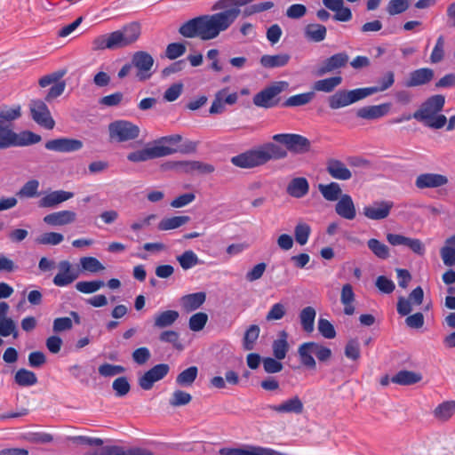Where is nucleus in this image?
<instances>
[{"label":"nucleus","mask_w":455,"mask_h":455,"mask_svg":"<svg viewBox=\"0 0 455 455\" xmlns=\"http://www.w3.org/2000/svg\"><path fill=\"white\" fill-rule=\"evenodd\" d=\"M273 140L283 144L286 148L274 142H267L233 156L231 163L240 168L251 169L264 165L269 161L284 159L288 151L303 154L310 149V141L299 134L278 133L273 136Z\"/></svg>","instance_id":"1"},{"label":"nucleus","mask_w":455,"mask_h":455,"mask_svg":"<svg viewBox=\"0 0 455 455\" xmlns=\"http://www.w3.org/2000/svg\"><path fill=\"white\" fill-rule=\"evenodd\" d=\"M235 13L228 11L212 15H201L185 21L179 28H228L234 22Z\"/></svg>","instance_id":"2"},{"label":"nucleus","mask_w":455,"mask_h":455,"mask_svg":"<svg viewBox=\"0 0 455 455\" xmlns=\"http://www.w3.org/2000/svg\"><path fill=\"white\" fill-rule=\"evenodd\" d=\"M140 36L139 30H115L110 34L100 36L93 41L95 50L124 48L136 42Z\"/></svg>","instance_id":"3"},{"label":"nucleus","mask_w":455,"mask_h":455,"mask_svg":"<svg viewBox=\"0 0 455 455\" xmlns=\"http://www.w3.org/2000/svg\"><path fill=\"white\" fill-rule=\"evenodd\" d=\"M109 137L116 142H125L137 139L140 129L127 120H116L108 125Z\"/></svg>","instance_id":"4"},{"label":"nucleus","mask_w":455,"mask_h":455,"mask_svg":"<svg viewBox=\"0 0 455 455\" xmlns=\"http://www.w3.org/2000/svg\"><path fill=\"white\" fill-rule=\"evenodd\" d=\"M288 87V83L284 81L275 82L271 85L264 88L253 97V104L259 108H270L278 104L275 97Z\"/></svg>","instance_id":"5"},{"label":"nucleus","mask_w":455,"mask_h":455,"mask_svg":"<svg viewBox=\"0 0 455 455\" xmlns=\"http://www.w3.org/2000/svg\"><path fill=\"white\" fill-rule=\"evenodd\" d=\"M176 152L177 150L175 148L163 145H155L150 148L129 153L127 159L132 163L146 162L150 159L170 156Z\"/></svg>","instance_id":"6"},{"label":"nucleus","mask_w":455,"mask_h":455,"mask_svg":"<svg viewBox=\"0 0 455 455\" xmlns=\"http://www.w3.org/2000/svg\"><path fill=\"white\" fill-rule=\"evenodd\" d=\"M29 109L32 119L40 126L52 130L55 126V121L44 101L33 100L30 101Z\"/></svg>","instance_id":"7"},{"label":"nucleus","mask_w":455,"mask_h":455,"mask_svg":"<svg viewBox=\"0 0 455 455\" xmlns=\"http://www.w3.org/2000/svg\"><path fill=\"white\" fill-rule=\"evenodd\" d=\"M132 63L137 69L136 76L140 81H145L151 77L154 66L153 57L147 52H136L132 58Z\"/></svg>","instance_id":"8"},{"label":"nucleus","mask_w":455,"mask_h":455,"mask_svg":"<svg viewBox=\"0 0 455 455\" xmlns=\"http://www.w3.org/2000/svg\"><path fill=\"white\" fill-rule=\"evenodd\" d=\"M170 366L167 363H159L147 371L139 378V386L143 390H150L154 384L163 379L169 372Z\"/></svg>","instance_id":"9"},{"label":"nucleus","mask_w":455,"mask_h":455,"mask_svg":"<svg viewBox=\"0 0 455 455\" xmlns=\"http://www.w3.org/2000/svg\"><path fill=\"white\" fill-rule=\"evenodd\" d=\"M449 182L448 177L435 172H424L416 177L415 187L418 189L439 188L446 186Z\"/></svg>","instance_id":"10"},{"label":"nucleus","mask_w":455,"mask_h":455,"mask_svg":"<svg viewBox=\"0 0 455 455\" xmlns=\"http://www.w3.org/2000/svg\"><path fill=\"white\" fill-rule=\"evenodd\" d=\"M59 272L53 277L52 283L58 287H65L76 281L79 272L72 267L68 260H61L58 264Z\"/></svg>","instance_id":"11"},{"label":"nucleus","mask_w":455,"mask_h":455,"mask_svg":"<svg viewBox=\"0 0 455 455\" xmlns=\"http://www.w3.org/2000/svg\"><path fill=\"white\" fill-rule=\"evenodd\" d=\"M84 144L82 140L71 138H59L48 140L44 147L46 149L60 152V153H70L80 150Z\"/></svg>","instance_id":"12"},{"label":"nucleus","mask_w":455,"mask_h":455,"mask_svg":"<svg viewBox=\"0 0 455 455\" xmlns=\"http://www.w3.org/2000/svg\"><path fill=\"white\" fill-rule=\"evenodd\" d=\"M220 455H284L274 449L261 446L247 445L244 448H221Z\"/></svg>","instance_id":"13"},{"label":"nucleus","mask_w":455,"mask_h":455,"mask_svg":"<svg viewBox=\"0 0 455 455\" xmlns=\"http://www.w3.org/2000/svg\"><path fill=\"white\" fill-rule=\"evenodd\" d=\"M393 206L394 203L391 201H375L363 208V214L372 220H384L389 215Z\"/></svg>","instance_id":"14"},{"label":"nucleus","mask_w":455,"mask_h":455,"mask_svg":"<svg viewBox=\"0 0 455 455\" xmlns=\"http://www.w3.org/2000/svg\"><path fill=\"white\" fill-rule=\"evenodd\" d=\"M435 72L429 68H421L411 71L405 81L406 87H417L428 84L433 80Z\"/></svg>","instance_id":"15"},{"label":"nucleus","mask_w":455,"mask_h":455,"mask_svg":"<svg viewBox=\"0 0 455 455\" xmlns=\"http://www.w3.org/2000/svg\"><path fill=\"white\" fill-rule=\"evenodd\" d=\"M84 455H153V453L146 449L133 448L124 451L120 446L107 445L93 452L85 453Z\"/></svg>","instance_id":"16"},{"label":"nucleus","mask_w":455,"mask_h":455,"mask_svg":"<svg viewBox=\"0 0 455 455\" xmlns=\"http://www.w3.org/2000/svg\"><path fill=\"white\" fill-rule=\"evenodd\" d=\"M390 103L366 106L357 109L356 116L365 120L379 119L387 115L390 111Z\"/></svg>","instance_id":"17"},{"label":"nucleus","mask_w":455,"mask_h":455,"mask_svg":"<svg viewBox=\"0 0 455 455\" xmlns=\"http://www.w3.org/2000/svg\"><path fill=\"white\" fill-rule=\"evenodd\" d=\"M268 408L280 414L294 413L301 414L304 410V404L299 396H293L281 403L280 404L269 405Z\"/></svg>","instance_id":"18"},{"label":"nucleus","mask_w":455,"mask_h":455,"mask_svg":"<svg viewBox=\"0 0 455 455\" xmlns=\"http://www.w3.org/2000/svg\"><path fill=\"white\" fill-rule=\"evenodd\" d=\"M74 196V193L64 191V190H56L52 191L44 196H43L39 202L38 206L41 208H53Z\"/></svg>","instance_id":"19"},{"label":"nucleus","mask_w":455,"mask_h":455,"mask_svg":"<svg viewBox=\"0 0 455 455\" xmlns=\"http://www.w3.org/2000/svg\"><path fill=\"white\" fill-rule=\"evenodd\" d=\"M75 212L64 210L47 214L44 217V222L49 226H64L75 221Z\"/></svg>","instance_id":"20"},{"label":"nucleus","mask_w":455,"mask_h":455,"mask_svg":"<svg viewBox=\"0 0 455 455\" xmlns=\"http://www.w3.org/2000/svg\"><path fill=\"white\" fill-rule=\"evenodd\" d=\"M205 292L199 291L182 296L180 303L186 312H192L198 309L205 302Z\"/></svg>","instance_id":"21"},{"label":"nucleus","mask_w":455,"mask_h":455,"mask_svg":"<svg viewBox=\"0 0 455 455\" xmlns=\"http://www.w3.org/2000/svg\"><path fill=\"white\" fill-rule=\"evenodd\" d=\"M422 379V375L408 370H402L391 377V382L401 385L410 386L419 382Z\"/></svg>","instance_id":"22"},{"label":"nucleus","mask_w":455,"mask_h":455,"mask_svg":"<svg viewBox=\"0 0 455 455\" xmlns=\"http://www.w3.org/2000/svg\"><path fill=\"white\" fill-rule=\"evenodd\" d=\"M180 317L176 310H165L154 315V327L164 329L171 327Z\"/></svg>","instance_id":"23"},{"label":"nucleus","mask_w":455,"mask_h":455,"mask_svg":"<svg viewBox=\"0 0 455 455\" xmlns=\"http://www.w3.org/2000/svg\"><path fill=\"white\" fill-rule=\"evenodd\" d=\"M254 0H219L212 6L213 11L223 10L222 12L233 11L235 13L234 21L237 19L240 14V6L247 5Z\"/></svg>","instance_id":"24"},{"label":"nucleus","mask_w":455,"mask_h":455,"mask_svg":"<svg viewBox=\"0 0 455 455\" xmlns=\"http://www.w3.org/2000/svg\"><path fill=\"white\" fill-rule=\"evenodd\" d=\"M309 185L306 178H294L287 186V193L295 197L301 198L308 192Z\"/></svg>","instance_id":"25"},{"label":"nucleus","mask_w":455,"mask_h":455,"mask_svg":"<svg viewBox=\"0 0 455 455\" xmlns=\"http://www.w3.org/2000/svg\"><path fill=\"white\" fill-rule=\"evenodd\" d=\"M374 94L371 87L343 91V107L353 104Z\"/></svg>","instance_id":"26"},{"label":"nucleus","mask_w":455,"mask_h":455,"mask_svg":"<svg viewBox=\"0 0 455 455\" xmlns=\"http://www.w3.org/2000/svg\"><path fill=\"white\" fill-rule=\"evenodd\" d=\"M291 56L287 53H281L275 55H263L260 58V64L266 68H282L288 64Z\"/></svg>","instance_id":"27"},{"label":"nucleus","mask_w":455,"mask_h":455,"mask_svg":"<svg viewBox=\"0 0 455 455\" xmlns=\"http://www.w3.org/2000/svg\"><path fill=\"white\" fill-rule=\"evenodd\" d=\"M344 354L346 357L353 362L349 367L353 371L356 367L357 361L361 358V348L358 339H350L345 346Z\"/></svg>","instance_id":"28"},{"label":"nucleus","mask_w":455,"mask_h":455,"mask_svg":"<svg viewBox=\"0 0 455 455\" xmlns=\"http://www.w3.org/2000/svg\"><path fill=\"white\" fill-rule=\"evenodd\" d=\"M440 254L445 266L452 267L455 265V235L446 239L445 245L441 248Z\"/></svg>","instance_id":"29"},{"label":"nucleus","mask_w":455,"mask_h":455,"mask_svg":"<svg viewBox=\"0 0 455 455\" xmlns=\"http://www.w3.org/2000/svg\"><path fill=\"white\" fill-rule=\"evenodd\" d=\"M316 311L313 307H306L299 313V321L302 330L307 333H311L315 327V319Z\"/></svg>","instance_id":"30"},{"label":"nucleus","mask_w":455,"mask_h":455,"mask_svg":"<svg viewBox=\"0 0 455 455\" xmlns=\"http://www.w3.org/2000/svg\"><path fill=\"white\" fill-rule=\"evenodd\" d=\"M341 84V76H332L315 81L312 89L313 92H323L326 93L332 92L335 88Z\"/></svg>","instance_id":"31"},{"label":"nucleus","mask_w":455,"mask_h":455,"mask_svg":"<svg viewBox=\"0 0 455 455\" xmlns=\"http://www.w3.org/2000/svg\"><path fill=\"white\" fill-rule=\"evenodd\" d=\"M189 220L190 217L187 215L164 218L158 223L157 228L161 231L172 230L187 224Z\"/></svg>","instance_id":"32"},{"label":"nucleus","mask_w":455,"mask_h":455,"mask_svg":"<svg viewBox=\"0 0 455 455\" xmlns=\"http://www.w3.org/2000/svg\"><path fill=\"white\" fill-rule=\"evenodd\" d=\"M14 147H27L36 144L42 140V137L31 131L15 132Z\"/></svg>","instance_id":"33"},{"label":"nucleus","mask_w":455,"mask_h":455,"mask_svg":"<svg viewBox=\"0 0 455 455\" xmlns=\"http://www.w3.org/2000/svg\"><path fill=\"white\" fill-rule=\"evenodd\" d=\"M15 132L0 120V149L14 147Z\"/></svg>","instance_id":"34"},{"label":"nucleus","mask_w":455,"mask_h":455,"mask_svg":"<svg viewBox=\"0 0 455 455\" xmlns=\"http://www.w3.org/2000/svg\"><path fill=\"white\" fill-rule=\"evenodd\" d=\"M287 333L286 331H283L279 334V338L275 340H274L272 348H273V354L274 356L277 360H283L285 358L286 354L289 349V344L287 342Z\"/></svg>","instance_id":"35"},{"label":"nucleus","mask_w":455,"mask_h":455,"mask_svg":"<svg viewBox=\"0 0 455 455\" xmlns=\"http://www.w3.org/2000/svg\"><path fill=\"white\" fill-rule=\"evenodd\" d=\"M198 375V369L196 366H190L182 371L176 377V384L180 387H191Z\"/></svg>","instance_id":"36"},{"label":"nucleus","mask_w":455,"mask_h":455,"mask_svg":"<svg viewBox=\"0 0 455 455\" xmlns=\"http://www.w3.org/2000/svg\"><path fill=\"white\" fill-rule=\"evenodd\" d=\"M341 67V53L334 54L333 56L325 60L315 71V76H323L325 74L333 71L334 69Z\"/></svg>","instance_id":"37"},{"label":"nucleus","mask_w":455,"mask_h":455,"mask_svg":"<svg viewBox=\"0 0 455 455\" xmlns=\"http://www.w3.org/2000/svg\"><path fill=\"white\" fill-rule=\"evenodd\" d=\"M14 380L20 387H31L37 383V377L33 371L22 368L16 371Z\"/></svg>","instance_id":"38"},{"label":"nucleus","mask_w":455,"mask_h":455,"mask_svg":"<svg viewBox=\"0 0 455 455\" xmlns=\"http://www.w3.org/2000/svg\"><path fill=\"white\" fill-rule=\"evenodd\" d=\"M260 332L259 326L257 324H251L245 331L243 339V347L244 350L250 351L254 348L255 343L259 339Z\"/></svg>","instance_id":"39"},{"label":"nucleus","mask_w":455,"mask_h":455,"mask_svg":"<svg viewBox=\"0 0 455 455\" xmlns=\"http://www.w3.org/2000/svg\"><path fill=\"white\" fill-rule=\"evenodd\" d=\"M455 413V401H446L439 404L434 411L435 417L443 421L448 420Z\"/></svg>","instance_id":"40"},{"label":"nucleus","mask_w":455,"mask_h":455,"mask_svg":"<svg viewBox=\"0 0 455 455\" xmlns=\"http://www.w3.org/2000/svg\"><path fill=\"white\" fill-rule=\"evenodd\" d=\"M315 97L314 92L299 93L289 97L283 104V107H299L309 103Z\"/></svg>","instance_id":"41"},{"label":"nucleus","mask_w":455,"mask_h":455,"mask_svg":"<svg viewBox=\"0 0 455 455\" xmlns=\"http://www.w3.org/2000/svg\"><path fill=\"white\" fill-rule=\"evenodd\" d=\"M177 260L184 270L190 269L201 262L197 255L191 250L185 251L179 255Z\"/></svg>","instance_id":"42"},{"label":"nucleus","mask_w":455,"mask_h":455,"mask_svg":"<svg viewBox=\"0 0 455 455\" xmlns=\"http://www.w3.org/2000/svg\"><path fill=\"white\" fill-rule=\"evenodd\" d=\"M187 38L199 37L203 41L216 38L221 30H179Z\"/></svg>","instance_id":"43"},{"label":"nucleus","mask_w":455,"mask_h":455,"mask_svg":"<svg viewBox=\"0 0 455 455\" xmlns=\"http://www.w3.org/2000/svg\"><path fill=\"white\" fill-rule=\"evenodd\" d=\"M367 246L379 259H386L389 257L388 247L378 239L371 238L368 240Z\"/></svg>","instance_id":"44"},{"label":"nucleus","mask_w":455,"mask_h":455,"mask_svg":"<svg viewBox=\"0 0 455 455\" xmlns=\"http://www.w3.org/2000/svg\"><path fill=\"white\" fill-rule=\"evenodd\" d=\"M318 189L328 201H336L341 193L340 187L336 182H331L328 185L319 184Z\"/></svg>","instance_id":"45"},{"label":"nucleus","mask_w":455,"mask_h":455,"mask_svg":"<svg viewBox=\"0 0 455 455\" xmlns=\"http://www.w3.org/2000/svg\"><path fill=\"white\" fill-rule=\"evenodd\" d=\"M298 352L303 365L310 369H314L315 367V361L313 357L314 353L311 352L310 342H306L300 345Z\"/></svg>","instance_id":"46"},{"label":"nucleus","mask_w":455,"mask_h":455,"mask_svg":"<svg viewBox=\"0 0 455 455\" xmlns=\"http://www.w3.org/2000/svg\"><path fill=\"white\" fill-rule=\"evenodd\" d=\"M39 181L37 180H30L27 181L18 191L17 196L20 197L33 198L39 196Z\"/></svg>","instance_id":"47"},{"label":"nucleus","mask_w":455,"mask_h":455,"mask_svg":"<svg viewBox=\"0 0 455 455\" xmlns=\"http://www.w3.org/2000/svg\"><path fill=\"white\" fill-rule=\"evenodd\" d=\"M105 285L101 280L80 281L76 283V289L84 294L96 292Z\"/></svg>","instance_id":"48"},{"label":"nucleus","mask_w":455,"mask_h":455,"mask_svg":"<svg viewBox=\"0 0 455 455\" xmlns=\"http://www.w3.org/2000/svg\"><path fill=\"white\" fill-rule=\"evenodd\" d=\"M191 400L192 396L189 393L178 389L172 393L169 404L172 407H180L188 404Z\"/></svg>","instance_id":"49"},{"label":"nucleus","mask_w":455,"mask_h":455,"mask_svg":"<svg viewBox=\"0 0 455 455\" xmlns=\"http://www.w3.org/2000/svg\"><path fill=\"white\" fill-rule=\"evenodd\" d=\"M310 234L311 228L307 223L300 222L297 224L294 228L295 240L300 245H304L307 243Z\"/></svg>","instance_id":"50"},{"label":"nucleus","mask_w":455,"mask_h":455,"mask_svg":"<svg viewBox=\"0 0 455 455\" xmlns=\"http://www.w3.org/2000/svg\"><path fill=\"white\" fill-rule=\"evenodd\" d=\"M208 315L206 313L198 312L192 315L188 321L189 329L193 331H200L206 325Z\"/></svg>","instance_id":"51"},{"label":"nucleus","mask_w":455,"mask_h":455,"mask_svg":"<svg viewBox=\"0 0 455 455\" xmlns=\"http://www.w3.org/2000/svg\"><path fill=\"white\" fill-rule=\"evenodd\" d=\"M395 83V74L393 71H387L385 75L378 80V85L371 86L373 93L384 92L389 89Z\"/></svg>","instance_id":"52"},{"label":"nucleus","mask_w":455,"mask_h":455,"mask_svg":"<svg viewBox=\"0 0 455 455\" xmlns=\"http://www.w3.org/2000/svg\"><path fill=\"white\" fill-rule=\"evenodd\" d=\"M67 440L71 441L73 443L84 445V446H101L103 440L98 437H90L84 435L68 436Z\"/></svg>","instance_id":"53"},{"label":"nucleus","mask_w":455,"mask_h":455,"mask_svg":"<svg viewBox=\"0 0 455 455\" xmlns=\"http://www.w3.org/2000/svg\"><path fill=\"white\" fill-rule=\"evenodd\" d=\"M81 267L84 270L91 273H97L105 269L100 260L94 257H84L80 259Z\"/></svg>","instance_id":"54"},{"label":"nucleus","mask_w":455,"mask_h":455,"mask_svg":"<svg viewBox=\"0 0 455 455\" xmlns=\"http://www.w3.org/2000/svg\"><path fill=\"white\" fill-rule=\"evenodd\" d=\"M63 240L64 236L62 234L56 232H47L38 236L36 241L39 244L57 245L60 244Z\"/></svg>","instance_id":"55"},{"label":"nucleus","mask_w":455,"mask_h":455,"mask_svg":"<svg viewBox=\"0 0 455 455\" xmlns=\"http://www.w3.org/2000/svg\"><path fill=\"white\" fill-rule=\"evenodd\" d=\"M99 374L102 377H114L125 371V368L122 365H115L111 363H102L100 365Z\"/></svg>","instance_id":"56"},{"label":"nucleus","mask_w":455,"mask_h":455,"mask_svg":"<svg viewBox=\"0 0 455 455\" xmlns=\"http://www.w3.org/2000/svg\"><path fill=\"white\" fill-rule=\"evenodd\" d=\"M67 74V69L62 68L41 77L38 84L41 87H46L51 84L61 82L60 79Z\"/></svg>","instance_id":"57"},{"label":"nucleus","mask_w":455,"mask_h":455,"mask_svg":"<svg viewBox=\"0 0 455 455\" xmlns=\"http://www.w3.org/2000/svg\"><path fill=\"white\" fill-rule=\"evenodd\" d=\"M112 387L118 397L126 395L131 390V385L126 377L116 379L112 383Z\"/></svg>","instance_id":"58"},{"label":"nucleus","mask_w":455,"mask_h":455,"mask_svg":"<svg viewBox=\"0 0 455 455\" xmlns=\"http://www.w3.org/2000/svg\"><path fill=\"white\" fill-rule=\"evenodd\" d=\"M12 335L18 337V331L15 322L12 318L0 320V336L8 337Z\"/></svg>","instance_id":"59"},{"label":"nucleus","mask_w":455,"mask_h":455,"mask_svg":"<svg viewBox=\"0 0 455 455\" xmlns=\"http://www.w3.org/2000/svg\"><path fill=\"white\" fill-rule=\"evenodd\" d=\"M318 331L325 339H333L336 336V331L331 322L324 318L318 320Z\"/></svg>","instance_id":"60"},{"label":"nucleus","mask_w":455,"mask_h":455,"mask_svg":"<svg viewBox=\"0 0 455 455\" xmlns=\"http://www.w3.org/2000/svg\"><path fill=\"white\" fill-rule=\"evenodd\" d=\"M273 7H274V3L271 1L258 3V4H254L246 6L243 11V14L244 16L248 17V16H251V15L258 13V12L267 11Z\"/></svg>","instance_id":"61"},{"label":"nucleus","mask_w":455,"mask_h":455,"mask_svg":"<svg viewBox=\"0 0 455 455\" xmlns=\"http://www.w3.org/2000/svg\"><path fill=\"white\" fill-rule=\"evenodd\" d=\"M356 216V211L349 195L343 194V219L354 220Z\"/></svg>","instance_id":"62"},{"label":"nucleus","mask_w":455,"mask_h":455,"mask_svg":"<svg viewBox=\"0 0 455 455\" xmlns=\"http://www.w3.org/2000/svg\"><path fill=\"white\" fill-rule=\"evenodd\" d=\"M436 114L438 113L435 111V109H433L426 102H423L419 108L413 113L412 116L414 119L420 122L422 120H427Z\"/></svg>","instance_id":"63"},{"label":"nucleus","mask_w":455,"mask_h":455,"mask_svg":"<svg viewBox=\"0 0 455 455\" xmlns=\"http://www.w3.org/2000/svg\"><path fill=\"white\" fill-rule=\"evenodd\" d=\"M410 2L411 0H390L387 11L391 15L402 13L409 7Z\"/></svg>","instance_id":"64"}]
</instances>
